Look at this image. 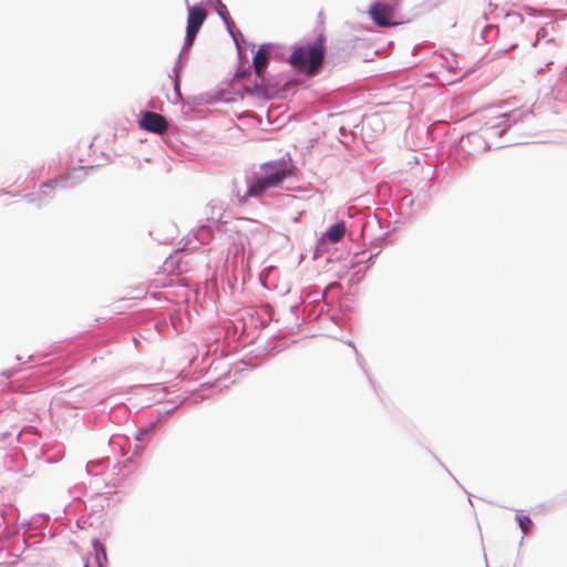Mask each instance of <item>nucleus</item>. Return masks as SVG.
I'll return each mask as SVG.
<instances>
[{
	"mask_svg": "<svg viewBox=\"0 0 567 567\" xmlns=\"http://www.w3.org/2000/svg\"><path fill=\"white\" fill-rule=\"evenodd\" d=\"M506 117V114H497L492 117H486L488 121L485 122V125L487 127H498L501 125V121H504Z\"/></svg>",
	"mask_w": 567,
	"mask_h": 567,
	"instance_id": "obj_9",
	"label": "nucleus"
},
{
	"mask_svg": "<svg viewBox=\"0 0 567 567\" xmlns=\"http://www.w3.org/2000/svg\"><path fill=\"white\" fill-rule=\"evenodd\" d=\"M207 18L206 10L200 6L188 7L185 48L193 45L194 40Z\"/></svg>",
	"mask_w": 567,
	"mask_h": 567,
	"instance_id": "obj_4",
	"label": "nucleus"
},
{
	"mask_svg": "<svg viewBox=\"0 0 567 567\" xmlns=\"http://www.w3.org/2000/svg\"><path fill=\"white\" fill-rule=\"evenodd\" d=\"M344 234H346L344 223H338L336 225H332L329 228V230L327 233V237L331 243L336 244V243H339L343 238Z\"/></svg>",
	"mask_w": 567,
	"mask_h": 567,
	"instance_id": "obj_7",
	"label": "nucleus"
},
{
	"mask_svg": "<svg viewBox=\"0 0 567 567\" xmlns=\"http://www.w3.org/2000/svg\"><path fill=\"white\" fill-rule=\"evenodd\" d=\"M94 546H95V549L97 550V547H99L100 545H99V543H95V544H94Z\"/></svg>",
	"mask_w": 567,
	"mask_h": 567,
	"instance_id": "obj_14",
	"label": "nucleus"
},
{
	"mask_svg": "<svg viewBox=\"0 0 567 567\" xmlns=\"http://www.w3.org/2000/svg\"><path fill=\"white\" fill-rule=\"evenodd\" d=\"M269 62V51L266 45H260L254 55L252 65L256 79L251 85L245 86V91L251 95L272 97L276 90L267 82L265 73Z\"/></svg>",
	"mask_w": 567,
	"mask_h": 567,
	"instance_id": "obj_3",
	"label": "nucleus"
},
{
	"mask_svg": "<svg viewBox=\"0 0 567 567\" xmlns=\"http://www.w3.org/2000/svg\"><path fill=\"white\" fill-rule=\"evenodd\" d=\"M169 267H173V261L167 260V261L164 264V270H167Z\"/></svg>",
	"mask_w": 567,
	"mask_h": 567,
	"instance_id": "obj_11",
	"label": "nucleus"
},
{
	"mask_svg": "<svg viewBox=\"0 0 567 567\" xmlns=\"http://www.w3.org/2000/svg\"><path fill=\"white\" fill-rule=\"evenodd\" d=\"M517 522H518V525L523 532V534H527L530 529V526H532V520L528 516H525V515H517Z\"/></svg>",
	"mask_w": 567,
	"mask_h": 567,
	"instance_id": "obj_8",
	"label": "nucleus"
},
{
	"mask_svg": "<svg viewBox=\"0 0 567 567\" xmlns=\"http://www.w3.org/2000/svg\"><path fill=\"white\" fill-rule=\"evenodd\" d=\"M546 34L545 30L544 29H540L538 32H537V39L539 38H544Z\"/></svg>",
	"mask_w": 567,
	"mask_h": 567,
	"instance_id": "obj_10",
	"label": "nucleus"
},
{
	"mask_svg": "<svg viewBox=\"0 0 567 567\" xmlns=\"http://www.w3.org/2000/svg\"><path fill=\"white\" fill-rule=\"evenodd\" d=\"M249 72L248 71H244L241 73L238 74L239 78H244L248 74Z\"/></svg>",
	"mask_w": 567,
	"mask_h": 567,
	"instance_id": "obj_12",
	"label": "nucleus"
},
{
	"mask_svg": "<svg viewBox=\"0 0 567 567\" xmlns=\"http://www.w3.org/2000/svg\"><path fill=\"white\" fill-rule=\"evenodd\" d=\"M293 169L284 161H274L260 166V173L250 184L243 199L260 197L266 190L279 187L286 179L292 177Z\"/></svg>",
	"mask_w": 567,
	"mask_h": 567,
	"instance_id": "obj_1",
	"label": "nucleus"
},
{
	"mask_svg": "<svg viewBox=\"0 0 567 567\" xmlns=\"http://www.w3.org/2000/svg\"><path fill=\"white\" fill-rule=\"evenodd\" d=\"M84 567H89V565H87V564H85V565H84Z\"/></svg>",
	"mask_w": 567,
	"mask_h": 567,
	"instance_id": "obj_15",
	"label": "nucleus"
},
{
	"mask_svg": "<svg viewBox=\"0 0 567 567\" xmlns=\"http://www.w3.org/2000/svg\"><path fill=\"white\" fill-rule=\"evenodd\" d=\"M323 59L324 37L320 35L313 43L295 47L288 62L298 73L313 76L322 65Z\"/></svg>",
	"mask_w": 567,
	"mask_h": 567,
	"instance_id": "obj_2",
	"label": "nucleus"
},
{
	"mask_svg": "<svg viewBox=\"0 0 567 567\" xmlns=\"http://www.w3.org/2000/svg\"><path fill=\"white\" fill-rule=\"evenodd\" d=\"M369 14L379 27L386 28L396 24L395 22H392L394 8L390 4L375 3L371 6Z\"/></svg>",
	"mask_w": 567,
	"mask_h": 567,
	"instance_id": "obj_6",
	"label": "nucleus"
},
{
	"mask_svg": "<svg viewBox=\"0 0 567 567\" xmlns=\"http://www.w3.org/2000/svg\"><path fill=\"white\" fill-rule=\"evenodd\" d=\"M96 560H97L99 565L101 566V560H100V557H99L97 553H96Z\"/></svg>",
	"mask_w": 567,
	"mask_h": 567,
	"instance_id": "obj_13",
	"label": "nucleus"
},
{
	"mask_svg": "<svg viewBox=\"0 0 567 567\" xmlns=\"http://www.w3.org/2000/svg\"><path fill=\"white\" fill-rule=\"evenodd\" d=\"M138 125L141 130L155 134H163L168 128V123L165 117L151 111H146L142 114V117L138 121Z\"/></svg>",
	"mask_w": 567,
	"mask_h": 567,
	"instance_id": "obj_5",
	"label": "nucleus"
}]
</instances>
